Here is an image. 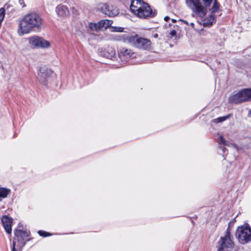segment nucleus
<instances>
[{
	"label": "nucleus",
	"mask_w": 251,
	"mask_h": 251,
	"mask_svg": "<svg viewBox=\"0 0 251 251\" xmlns=\"http://www.w3.org/2000/svg\"><path fill=\"white\" fill-rule=\"evenodd\" d=\"M157 36H158L157 34H155V35H154V36H155V37H157Z\"/></svg>",
	"instance_id": "f704fd0d"
},
{
	"label": "nucleus",
	"mask_w": 251,
	"mask_h": 251,
	"mask_svg": "<svg viewBox=\"0 0 251 251\" xmlns=\"http://www.w3.org/2000/svg\"><path fill=\"white\" fill-rule=\"evenodd\" d=\"M170 19V18L168 16H166L164 18V20L166 21H168V20Z\"/></svg>",
	"instance_id": "c756f323"
},
{
	"label": "nucleus",
	"mask_w": 251,
	"mask_h": 251,
	"mask_svg": "<svg viewBox=\"0 0 251 251\" xmlns=\"http://www.w3.org/2000/svg\"><path fill=\"white\" fill-rule=\"evenodd\" d=\"M124 30V28L122 27H117V26H112V31L113 32H123Z\"/></svg>",
	"instance_id": "412c9836"
},
{
	"label": "nucleus",
	"mask_w": 251,
	"mask_h": 251,
	"mask_svg": "<svg viewBox=\"0 0 251 251\" xmlns=\"http://www.w3.org/2000/svg\"><path fill=\"white\" fill-rule=\"evenodd\" d=\"M231 103L239 104L248 101H251V88H245L232 94L229 98Z\"/></svg>",
	"instance_id": "7ed1b4c3"
},
{
	"label": "nucleus",
	"mask_w": 251,
	"mask_h": 251,
	"mask_svg": "<svg viewBox=\"0 0 251 251\" xmlns=\"http://www.w3.org/2000/svg\"><path fill=\"white\" fill-rule=\"evenodd\" d=\"M176 31L175 30H172L170 31V35H171V37H174L176 35Z\"/></svg>",
	"instance_id": "a878e982"
},
{
	"label": "nucleus",
	"mask_w": 251,
	"mask_h": 251,
	"mask_svg": "<svg viewBox=\"0 0 251 251\" xmlns=\"http://www.w3.org/2000/svg\"><path fill=\"white\" fill-rule=\"evenodd\" d=\"M249 114L251 116V109L249 111Z\"/></svg>",
	"instance_id": "2f4dec72"
},
{
	"label": "nucleus",
	"mask_w": 251,
	"mask_h": 251,
	"mask_svg": "<svg viewBox=\"0 0 251 251\" xmlns=\"http://www.w3.org/2000/svg\"><path fill=\"white\" fill-rule=\"evenodd\" d=\"M38 234L43 237H46L49 235V233L48 232H46L45 231H42V230H39L38 231Z\"/></svg>",
	"instance_id": "b1692460"
},
{
	"label": "nucleus",
	"mask_w": 251,
	"mask_h": 251,
	"mask_svg": "<svg viewBox=\"0 0 251 251\" xmlns=\"http://www.w3.org/2000/svg\"><path fill=\"white\" fill-rule=\"evenodd\" d=\"M56 12L58 16L65 17L69 15V11L67 7L63 5H58L56 7Z\"/></svg>",
	"instance_id": "4468645a"
},
{
	"label": "nucleus",
	"mask_w": 251,
	"mask_h": 251,
	"mask_svg": "<svg viewBox=\"0 0 251 251\" xmlns=\"http://www.w3.org/2000/svg\"><path fill=\"white\" fill-rule=\"evenodd\" d=\"M205 4L207 6L210 5L212 0H202Z\"/></svg>",
	"instance_id": "393cba45"
},
{
	"label": "nucleus",
	"mask_w": 251,
	"mask_h": 251,
	"mask_svg": "<svg viewBox=\"0 0 251 251\" xmlns=\"http://www.w3.org/2000/svg\"><path fill=\"white\" fill-rule=\"evenodd\" d=\"M131 34L124 33L122 34L115 35L114 37V39L118 41H122L125 43L129 44L131 42Z\"/></svg>",
	"instance_id": "ddd939ff"
},
{
	"label": "nucleus",
	"mask_w": 251,
	"mask_h": 251,
	"mask_svg": "<svg viewBox=\"0 0 251 251\" xmlns=\"http://www.w3.org/2000/svg\"><path fill=\"white\" fill-rule=\"evenodd\" d=\"M38 80L43 85H46L47 82V75L43 72H40L38 74Z\"/></svg>",
	"instance_id": "f3484780"
},
{
	"label": "nucleus",
	"mask_w": 251,
	"mask_h": 251,
	"mask_svg": "<svg viewBox=\"0 0 251 251\" xmlns=\"http://www.w3.org/2000/svg\"><path fill=\"white\" fill-rule=\"evenodd\" d=\"M187 6L200 17H203L206 10L201 5L200 0H186Z\"/></svg>",
	"instance_id": "0eeeda50"
},
{
	"label": "nucleus",
	"mask_w": 251,
	"mask_h": 251,
	"mask_svg": "<svg viewBox=\"0 0 251 251\" xmlns=\"http://www.w3.org/2000/svg\"><path fill=\"white\" fill-rule=\"evenodd\" d=\"M10 193L11 190L9 189L0 187V201L2 199L7 198Z\"/></svg>",
	"instance_id": "dca6fc26"
},
{
	"label": "nucleus",
	"mask_w": 251,
	"mask_h": 251,
	"mask_svg": "<svg viewBox=\"0 0 251 251\" xmlns=\"http://www.w3.org/2000/svg\"><path fill=\"white\" fill-rule=\"evenodd\" d=\"M191 25L192 26H193L194 25V23H192L191 24Z\"/></svg>",
	"instance_id": "7c9ffc66"
},
{
	"label": "nucleus",
	"mask_w": 251,
	"mask_h": 251,
	"mask_svg": "<svg viewBox=\"0 0 251 251\" xmlns=\"http://www.w3.org/2000/svg\"><path fill=\"white\" fill-rule=\"evenodd\" d=\"M130 9L134 15L141 19L151 18L155 15L151 7L141 0H132Z\"/></svg>",
	"instance_id": "f03ea898"
},
{
	"label": "nucleus",
	"mask_w": 251,
	"mask_h": 251,
	"mask_svg": "<svg viewBox=\"0 0 251 251\" xmlns=\"http://www.w3.org/2000/svg\"><path fill=\"white\" fill-rule=\"evenodd\" d=\"M131 42L129 44L132 46L141 49L147 50L150 48L151 42L148 39L140 37L137 34H131Z\"/></svg>",
	"instance_id": "39448f33"
},
{
	"label": "nucleus",
	"mask_w": 251,
	"mask_h": 251,
	"mask_svg": "<svg viewBox=\"0 0 251 251\" xmlns=\"http://www.w3.org/2000/svg\"><path fill=\"white\" fill-rule=\"evenodd\" d=\"M235 235L239 242L242 244L251 242V229L248 226H239L236 229Z\"/></svg>",
	"instance_id": "20e7f679"
},
{
	"label": "nucleus",
	"mask_w": 251,
	"mask_h": 251,
	"mask_svg": "<svg viewBox=\"0 0 251 251\" xmlns=\"http://www.w3.org/2000/svg\"><path fill=\"white\" fill-rule=\"evenodd\" d=\"M209 23H207L208 25H212L214 21V17L212 14L210 15L209 17Z\"/></svg>",
	"instance_id": "5701e85b"
},
{
	"label": "nucleus",
	"mask_w": 251,
	"mask_h": 251,
	"mask_svg": "<svg viewBox=\"0 0 251 251\" xmlns=\"http://www.w3.org/2000/svg\"><path fill=\"white\" fill-rule=\"evenodd\" d=\"M28 41L30 46L34 48L48 49L50 47V43L49 41L37 35L29 37Z\"/></svg>",
	"instance_id": "423d86ee"
},
{
	"label": "nucleus",
	"mask_w": 251,
	"mask_h": 251,
	"mask_svg": "<svg viewBox=\"0 0 251 251\" xmlns=\"http://www.w3.org/2000/svg\"><path fill=\"white\" fill-rule=\"evenodd\" d=\"M111 53H112V55H113V54H114V53H115L114 51H111Z\"/></svg>",
	"instance_id": "72a5a7b5"
},
{
	"label": "nucleus",
	"mask_w": 251,
	"mask_h": 251,
	"mask_svg": "<svg viewBox=\"0 0 251 251\" xmlns=\"http://www.w3.org/2000/svg\"><path fill=\"white\" fill-rule=\"evenodd\" d=\"M2 225L8 234H11L12 231L11 226L12 219L7 216H4L1 218Z\"/></svg>",
	"instance_id": "f8f14e48"
},
{
	"label": "nucleus",
	"mask_w": 251,
	"mask_h": 251,
	"mask_svg": "<svg viewBox=\"0 0 251 251\" xmlns=\"http://www.w3.org/2000/svg\"><path fill=\"white\" fill-rule=\"evenodd\" d=\"M89 27L93 31H98L100 30L99 22L97 23H90L89 24Z\"/></svg>",
	"instance_id": "6ab92c4d"
},
{
	"label": "nucleus",
	"mask_w": 251,
	"mask_h": 251,
	"mask_svg": "<svg viewBox=\"0 0 251 251\" xmlns=\"http://www.w3.org/2000/svg\"><path fill=\"white\" fill-rule=\"evenodd\" d=\"M14 234L17 238V246L20 248H22L25 244V242L27 240L25 239V238L29 236V233L27 231H23L20 229H15L14 231Z\"/></svg>",
	"instance_id": "1a4fd4ad"
},
{
	"label": "nucleus",
	"mask_w": 251,
	"mask_h": 251,
	"mask_svg": "<svg viewBox=\"0 0 251 251\" xmlns=\"http://www.w3.org/2000/svg\"><path fill=\"white\" fill-rule=\"evenodd\" d=\"M101 11L109 17H115L119 14L117 7L107 4H102L100 7Z\"/></svg>",
	"instance_id": "9d476101"
},
{
	"label": "nucleus",
	"mask_w": 251,
	"mask_h": 251,
	"mask_svg": "<svg viewBox=\"0 0 251 251\" xmlns=\"http://www.w3.org/2000/svg\"><path fill=\"white\" fill-rule=\"evenodd\" d=\"M233 246V242L230 238L229 233L227 232L224 237L221 238L218 251H229Z\"/></svg>",
	"instance_id": "6e6552de"
},
{
	"label": "nucleus",
	"mask_w": 251,
	"mask_h": 251,
	"mask_svg": "<svg viewBox=\"0 0 251 251\" xmlns=\"http://www.w3.org/2000/svg\"><path fill=\"white\" fill-rule=\"evenodd\" d=\"M220 149H221V150H222V151H223V152L225 153V152H226V148H225V147H222V146H220Z\"/></svg>",
	"instance_id": "c85d7f7f"
},
{
	"label": "nucleus",
	"mask_w": 251,
	"mask_h": 251,
	"mask_svg": "<svg viewBox=\"0 0 251 251\" xmlns=\"http://www.w3.org/2000/svg\"><path fill=\"white\" fill-rule=\"evenodd\" d=\"M16 242L15 240H14L13 242V248H12V251H17L16 250L15 247H16Z\"/></svg>",
	"instance_id": "bb28decb"
},
{
	"label": "nucleus",
	"mask_w": 251,
	"mask_h": 251,
	"mask_svg": "<svg viewBox=\"0 0 251 251\" xmlns=\"http://www.w3.org/2000/svg\"><path fill=\"white\" fill-rule=\"evenodd\" d=\"M100 27L101 30L106 29L110 27L113 24V21L107 19L102 20L99 22Z\"/></svg>",
	"instance_id": "2eb2a0df"
},
{
	"label": "nucleus",
	"mask_w": 251,
	"mask_h": 251,
	"mask_svg": "<svg viewBox=\"0 0 251 251\" xmlns=\"http://www.w3.org/2000/svg\"><path fill=\"white\" fill-rule=\"evenodd\" d=\"M219 142L220 144H223L224 145H227L226 143V142H227L226 141L225 138L222 136H220V140H219Z\"/></svg>",
	"instance_id": "4be33fe9"
},
{
	"label": "nucleus",
	"mask_w": 251,
	"mask_h": 251,
	"mask_svg": "<svg viewBox=\"0 0 251 251\" xmlns=\"http://www.w3.org/2000/svg\"><path fill=\"white\" fill-rule=\"evenodd\" d=\"M19 2L22 7H24L25 6L24 0H19Z\"/></svg>",
	"instance_id": "cd10ccee"
},
{
	"label": "nucleus",
	"mask_w": 251,
	"mask_h": 251,
	"mask_svg": "<svg viewBox=\"0 0 251 251\" xmlns=\"http://www.w3.org/2000/svg\"><path fill=\"white\" fill-rule=\"evenodd\" d=\"M133 54L131 50L125 48L121 49L118 51L119 57L121 60L124 62H127Z\"/></svg>",
	"instance_id": "9b49d317"
},
{
	"label": "nucleus",
	"mask_w": 251,
	"mask_h": 251,
	"mask_svg": "<svg viewBox=\"0 0 251 251\" xmlns=\"http://www.w3.org/2000/svg\"><path fill=\"white\" fill-rule=\"evenodd\" d=\"M184 22L186 24H187V25H188V22H187V21H184Z\"/></svg>",
	"instance_id": "473e14b6"
},
{
	"label": "nucleus",
	"mask_w": 251,
	"mask_h": 251,
	"mask_svg": "<svg viewBox=\"0 0 251 251\" xmlns=\"http://www.w3.org/2000/svg\"><path fill=\"white\" fill-rule=\"evenodd\" d=\"M219 4L217 2L216 0H215L212 8V13H215L219 10Z\"/></svg>",
	"instance_id": "aec40b11"
},
{
	"label": "nucleus",
	"mask_w": 251,
	"mask_h": 251,
	"mask_svg": "<svg viewBox=\"0 0 251 251\" xmlns=\"http://www.w3.org/2000/svg\"><path fill=\"white\" fill-rule=\"evenodd\" d=\"M230 117V115H228L227 116L220 117L218 118L213 119L212 121V122L213 123H222L226 120H227L228 118H229Z\"/></svg>",
	"instance_id": "a211bd4d"
},
{
	"label": "nucleus",
	"mask_w": 251,
	"mask_h": 251,
	"mask_svg": "<svg viewBox=\"0 0 251 251\" xmlns=\"http://www.w3.org/2000/svg\"><path fill=\"white\" fill-rule=\"evenodd\" d=\"M42 25V19L39 14L35 12L28 13L19 22L18 34L19 36H23L35 29H40Z\"/></svg>",
	"instance_id": "f257e3e1"
}]
</instances>
